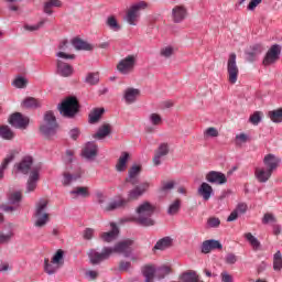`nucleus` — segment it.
Masks as SVG:
<instances>
[{
  "label": "nucleus",
  "mask_w": 282,
  "mask_h": 282,
  "mask_svg": "<svg viewBox=\"0 0 282 282\" xmlns=\"http://www.w3.org/2000/svg\"><path fill=\"white\" fill-rule=\"evenodd\" d=\"M8 122L13 129L25 130L30 127V117L23 116L21 112H13L9 116Z\"/></svg>",
  "instance_id": "nucleus-9"
},
{
  "label": "nucleus",
  "mask_w": 282,
  "mask_h": 282,
  "mask_svg": "<svg viewBox=\"0 0 282 282\" xmlns=\"http://www.w3.org/2000/svg\"><path fill=\"white\" fill-rule=\"evenodd\" d=\"M110 226H111V230L110 231L102 232L100 235V238L106 243H111V241H113L118 237V235H120V229H118V225H116V223H111Z\"/></svg>",
  "instance_id": "nucleus-21"
},
{
  "label": "nucleus",
  "mask_w": 282,
  "mask_h": 282,
  "mask_svg": "<svg viewBox=\"0 0 282 282\" xmlns=\"http://www.w3.org/2000/svg\"><path fill=\"white\" fill-rule=\"evenodd\" d=\"M82 158H85L90 162L96 160V158H98V144L94 141L87 142L82 151Z\"/></svg>",
  "instance_id": "nucleus-17"
},
{
  "label": "nucleus",
  "mask_w": 282,
  "mask_h": 282,
  "mask_svg": "<svg viewBox=\"0 0 282 282\" xmlns=\"http://www.w3.org/2000/svg\"><path fill=\"white\" fill-rule=\"evenodd\" d=\"M106 25H108L109 29L112 30V32H120L121 30V26L118 23V20L113 15H110L107 18Z\"/></svg>",
  "instance_id": "nucleus-42"
},
{
  "label": "nucleus",
  "mask_w": 282,
  "mask_h": 282,
  "mask_svg": "<svg viewBox=\"0 0 282 282\" xmlns=\"http://www.w3.org/2000/svg\"><path fill=\"white\" fill-rule=\"evenodd\" d=\"M17 153H18L17 151L12 150L3 159L0 165V180H3L6 175V171H8V166H10L11 162H14V159L17 158Z\"/></svg>",
  "instance_id": "nucleus-19"
},
{
  "label": "nucleus",
  "mask_w": 282,
  "mask_h": 282,
  "mask_svg": "<svg viewBox=\"0 0 282 282\" xmlns=\"http://www.w3.org/2000/svg\"><path fill=\"white\" fill-rule=\"evenodd\" d=\"M173 246V239L169 236L161 238L155 245L153 250H167Z\"/></svg>",
  "instance_id": "nucleus-32"
},
{
  "label": "nucleus",
  "mask_w": 282,
  "mask_h": 282,
  "mask_svg": "<svg viewBox=\"0 0 282 282\" xmlns=\"http://www.w3.org/2000/svg\"><path fill=\"white\" fill-rule=\"evenodd\" d=\"M127 162H129V152H122L116 164V171L124 173L127 171Z\"/></svg>",
  "instance_id": "nucleus-31"
},
{
  "label": "nucleus",
  "mask_w": 282,
  "mask_h": 282,
  "mask_svg": "<svg viewBox=\"0 0 282 282\" xmlns=\"http://www.w3.org/2000/svg\"><path fill=\"white\" fill-rule=\"evenodd\" d=\"M52 263H56L59 268L65 265V251L63 249H58L52 258Z\"/></svg>",
  "instance_id": "nucleus-38"
},
{
  "label": "nucleus",
  "mask_w": 282,
  "mask_h": 282,
  "mask_svg": "<svg viewBox=\"0 0 282 282\" xmlns=\"http://www.w3.org/2000/svg\"><path fill=\"white\" fill-rule=\"evenodd\" d=\"M153 213H155V206L149 202H144L137 208L138 217L132 219V221L139 226H142L143 228L155 226V220L151 218L153 217Z\"/></svg>",
  "instance_id": "nucleus-1"
},
{
  "label": "nucleus",
  "mask_w": 282,
  "mask_h": 282,
  "mask_svg": "<svg viewBox=\"0 0 282 282\" xmlns=\"http://www.w3.org/2000/svg\"><path fill=\"white\" fill-rule=\"evenodd\" d=\"M254 175L260 184H265V182L272 177V171L263 167H256Z\"/></svg>",
  "instance_id": "nucleus-26"
},
{
  "label": "nucleus",
  "mask_w": 282,
  "mask_h": 282,
  "mask_svg": "<svg viewBox=\"0 0 282 282\" xmlns=\"http://www.w3.org/2000/svg\"><path fill=\"white\" fill-rule=\"evenodd\" d=\"M57 73L59 74V76L68 78V76H72V74H74V67L61 59H57Z\"/></svg>",
  "instance_id": "nucleus-23"
},
{
  "label": "nucleus",
  "mask_w": 282,
  "mask_h": 282,
  "mask_svg": "<svg viewBox=\"0 0 282 282\" xmlns=\"http://www.w3.org/2000/svg\"><path fill=\"white\" fill-rule=\"evenodd\" d=\"M45 25V20L40 21L37 24L34 25H24V30H28L29 32H36V30H41Z\"/></svg>",
  "instance_id": "nucleus-54"
},
{
  "label": "nucleus",
  "mask_w": 282,
  "mask_h": 282,
  "mask_svg": "<svg viewBox=\"0 0 282 282\" xmlns=\"http://www.w3.org/2000/svg\"><path fill=\"white\" fill-rule=\"evenodd\" d=\"M273 270H275V271H281L282 270L281 251H276L273 256Z\"/></svg>",
  "instance_id": "nucleus-48"
},
{
  "label": "nucleus",
  "mask_w": 282,
  "mask_h": 282,
  "mask_svg": "<svg viewBox=\"0 0 282 282\" xmlns=\"http://www.w3.org/2000/svg\"><path fill=\"white\" fill-rule=\"evenodd\" d=\"M276 224V217H274L272 214L267 213L264 214L263 218H262V224L268 225V224Z\"/></svg>",
  "instance_id": "nucleus-56"
},
{
  "label": "nucleus",
  "mask_w": 282,
  "mask_h": 282,
  "mask_svg": "<svg viewBox=\"0 0 282 282\" xmlns=\"http://www.w3.org/2000/svg\"><path fill=\"white\" fill-rule=\"evenodd\" d=\"M172 19L174 23H182L186 19V8L183 6H176L172 10Z\"/></svg>",
  "instance_id": "nucleus-25"
},
{
  "label": "nucleus",
  "mask_w": 282,
  "mask_h": 282,
  "mask_svg": "<svg viewBox=\"0 0 282 282\" xmlns=\"http://www.w3.org/2000/svg\"><path fill=\"white\" fill-rule=\"evenodd\" d=\"M129 204V200L122 197H117L112 199L106 207V210L110 213L111 210H118V208H124Z\"/></svg>",
  "instance_id": "nucleus-24"
},
{
  "label": "nucleus",
  "mask_w": 282,
  "mask_h": 282,
  "mask_svg": "<svg viewBox=\"0 0 282 282\" xmlns=\"http://www.w3.org/2000/svg\"><path fill=\"white\" fill-rule=\"evenodd\" d=\"M72 45L77 51L91 52V50H94V46H91V44L87 43L80 37H74L72 40Z\"/></svg>",
  "instance_id": "nucleus-27"
},
{
  "label": "nucleus",
  "mask_w": 282,
  "mask_h": 282,
  "mask_svg": "<svg viewBox=\"0 0 282 282\" xmlns=\"http://www.w3.org/2000/svg\"><path fill=\"white\" fill-rule=\"evenodd\" d=\"M161 56H164V58H171V56H173V46L162 48Z\"/></svg>",
  "instance_id": "nucleus-60"
},
{
  "label": "nucleus",
  "mask_w": 282,
  "mask_h": 282,
  "mask_svg": "<svg viewBox=\"0 0 282 282\" xmlns=\"http://www.w3.org/2000/svg\"><path fill=\"white\" fill-rule=\"evenodd\" d=\"M41 100L34 97H26L22 101V107H24L25 109H39L41 108Z\"/></svg>",
  "instance_id": "nucleus-33"
},
{
  "label": "nucleus",
  "mask_w": 282,
  "mask_h": 282,
  "mask_svg": "<svg viewBox=\"0 0 282 282\" xmlns=\"http://www.w3.org/2000/svg\"><path fill=\"white\" fill-rule=\"evenodd\" d=\"M143 279H135L133 282H153V279H164L167 274H171V267L155 268L153 265H144L141 269Z\"/></svg>",
  "instance_id": "nucleus-2"
},
{
  "label": "nucleus",
  "mask_w": 282,
  "mask_h": 282,
  "mask_svg": "<svg viewBox=\"0 0 282 282\" xmlns=\"http://www.w3.org/2000/svg\"><path fill=\"white\" fill-rule=\"evenodd\" d=\"M0 138L2 140H14V132L8 126H0Z\"/></svg>",
  "instance_id": "nucleus-40"
},
{
  "label": "nucleus",
  "mask_w": 282,
  "mask_h": 282,
  "mask_svg": "<svg viewBox=\"0 0 282 282\" xmlns=\"http://www.w3.org/2000/svg\"><path fill=\"white\" fill-rule=\"evenodd\" d=\"M182 208V200L176 198L167 208V215H177Z\"/></svg>",
  "instance_id": "nucleus-45"
},
{
  "label": "nucleus",
  "mask_w": 282,
  "mask_h": 282,
  "mask_svg": "<svg viewBox=\"0 0 282 282\" xmlns=\"http://www.w3.org/2000/svg\"><path fill=\"white\" fill-rule=\"evenodd\" d=\"M9 204H21V199H23V196L21 195V192H13L9 195Z\"/></svg>",
  "instance_id": "nucleus-50"
},
{
  "label": "nucleus",
  "mask_w": 282,
  "mask_h": 282,
  "mask_svg": "<svg viewBox=\"0 0 282 282\" xmlns=\"http://www.w3.org/2000/svg\"><path fill=\"white\" fill-rule=\"evenodd\" d=\"M63 6V2H61V0H46V2H44V13L52 15L54 14V11L52 10V8H61Z\"/></svg>",
  "instance_id": "nucleus-35"
},
{
  "label": "nucleus",
  "mask_w": 282,
  "mask_h": 282,
  "mask_svg": "<svg viewBox=\"0 0 282 282\" xmlns=\"http://www.w3.org/2000/svg\"><path fill=\"white\" fill-rule=\"evenodd\" d=\"M119 272H129L131 270V262L122 260L119 262Z\"/></svg>",
  "instance_id": "nucleus-57"
},
{
  "label": "nucleus",
  "mask_w": 282,
  "mask_h": 282,
  "mask_svg": "<svg viewBox=\"0 0 282 282\" xmlns=\"http://www.w3.org/2000/svg\"><path fill=\"white\" fill-rule=\"evenodd\" d=\"M226 182H228L226 174L217 171L213 172V184L221 185V184H226Z\"/></svg>",
  "instance_id": "nucleus-43"
},
{
  "label": "nucleus",
  "mask_w": 282,
  "mask_h": 282,
  "mask_svg": "<svg viewBox=\"0 0 282 282\" xmlns=\"http://www.w3.org/2000/svg\"><path fill=\"white\" fill-rule=\"evenodd\" d=\"M170 151H171V148L169 147V143L166 142L160 143L153 156L154 166H160V164H162V158H166Z\"/></svg>",
  "instance_id": "nucleus-16"
},
{
  "label": "nucleus",
  "mask_w": 282,
  "mask_h": 282,
  "mask_svg": "<svg viewBox=\"0 0 282 282\" xmlns=\"http://www.w3.org/2000/svg\"><path fill=\"white\" fill-rule=\"evenodd\" d=\"M84 83L87 85H98L100 83V75L98 73H88Z\"/></svg>",
  "instance_id": "nucleus-44"
},
{
  "label": "nucleus",
  "mask_w": 282,
  "mask_h": 282,
  "mask_svg": "<svg viewBox=\"0 0 282 282\" xmlns=\"http://www.w3.org/2000/svg\"><path fill=\"white\" fill-rule=\"evenodd\" d=\"M227 72L229 76V83L235 85L239 77V67L237 66V54L230 53L227 62Z\"/></svg>",
  "instance_id": "nucleus-12"
},
{
  "label": "nucleus",
  "mask_w": 282,
  "mask_h": 282,
  "mask_svg": "<svg viewBox=\"0 0 282 282\" xmlns=\"http://www.w3.org/2000/svg\"><path fill=\"white\" fill-rule=\"evenodd\" d=\"M261 1L263 0H251L247 7V10H249L250 12H254V10H257V6H259Z\"/></svg>",
  "instance_id": "nucleus-63"
},
{
  "label": "nucleus",
  "mask_w": 282,
  "mask_h": 282,
  "mask_svg": "<svg viewBox=\"0 0 282 282\" xmlns=\"http://www.w3.org/2000/svg\"><path fill=\"white\" fill-rule=\"evenodd\" d=\"M70 195H76L77 197H89V188L88 187H76L70 191Z\"/></svg>",
  "instance_id": "nucleus-49"
},
{
  "label": "nucleus",
  "mask_w": 282,
  "mask_h": 282,
  "mask_svg": "<svg viewBox=\"0 0 282 282\" xmlns=\"http://www.w3.org/2000/svg\"><path fill=\"white\" fill-rule=\"evenodd\" d=\"M131 246H133V240H121L117 242L113 247H110L111 254H113V252H117V254H123V257L129 259V257H131Z\"/></svg>",
  "instance_id": "nucleus-13"
},
{
  "label": "nucleus",
  "mask_w": 282,
  "mask_h": 282,
  "mask_svg": "<svg viewBox=\"0 0 282 282\" xmlns=\"http://www.w3.org/2000/svg\"><path fill=\"white\" fill-rule=\"evenodd\" d=\"M138 96H140V89L127 88L124 90L123 98L128 105H133V102L137 100Z\"/></svg>",
  "instance_id": "nucleus-30"
},
{
  "label": "nucleus",
  "mask_w": 282,
  "mask_h": 282,
  "mask_svg": "<svg viewBox=\"0 0 282 282\" xmlns=\"http://www.w3.org/2000/svg\"><path fill=\"white\" fill-rule=\"evenodd\" d=\"M280 58H281V45L273 44L267 52L262 61V65H264V67H269V65H274V63H278Z\"/></svg>",
  "instance_id": "nucleus-11"
},
{
  "label": "nucleus",
  "mask_w": 282,
  "mask_h": 282,
  "mask_svg": "<svg viewBox=\"0 0 282 282\" xmlns=\"http://www.w3.org/2000/svg\"><path fill=\"white\" fill-rule=\"evenodd\" d=\"M58 270H61V267L58 264L52 262V260L50 262L48 258L44 259V272H46V274H56Z\"/></svg>",
  "instance_id": "nucleus-36"
},
{
  "label": "nucleus",
  "mask_w": 282,
  "mask_h": 282,
  "mask_svg": "<svg viewBox=\"0 0 282 282\" xmlns=\"http://www.w3.org/2000/svg\"><path fill=\"white\" fill-rule=\"evenodd\" d=\"M137 63L138 56L127 55L117 64V72H119V74H122L123 76H129V74H133Z\"/></svg>",
  "instance_id": "nucleus-7"
},
{
  "label": "nucleus",
  "mask_w": 282,
  "mask_h": 282,
  "mask_svg": "<svg viewBox=\"0 0 282 282\" xmlns=\"http://www.w3.org/2000/svg\"><path fill=\"white\" fill-rule=\"evenodd\" d=\"M44 121L46 124H42L40 127V132L47 140H52L54 135H56L58 131V123L56 122V116H54L53 111H46L44 115Z\"/></svg>",
  "instance_id": "nucleus-4"
},
{
  "label": "nucleus",
  "mask_w": 282,
  "mask_h": 282,
  "mask_svg": "<svg viewBox=\"0 0 282 282\" xmlns=\"http://www.w3.org/2000/svg\"><path fill=\"white\" fill-rule=\"evenodd\" d=\"M96 234V230L94 228H86L83 232V238L86 241H91L94 239V235Z\"/></svg>",
  "instance_id": "nucleus-55"
},
{
  "label": "nucleus",
  "mask_w": 282,
  "mask_h": 282,
  "mask_svg": "<svg viewBox=\"0 0 282 282\" xmlns=\"http://www.w3.org/2000/svg\"><path fill=\"white\" fill-rule=\"evenodd\" d=\"M149 186H151L149 183L144 182L139 185H137L134 188L130 189L128 192V202H135L137 199H140L147 191H149Z\"/></svg>",
  "instance_id": "nucleus-15"
},
{
  "label": "nucleus",
  "mask_w": 282,
  "mask_h": 282,
  "mask_svg": "<svg viewBox=\"0 0 282 282\" xmlns=\"http://www.w3.org/2000/svg\"><path fill=\"white\" fill-rule=\"evenodd\" d=\"M235 210H237L238 214L243 215V213H247V210H248V204L239 203L237 205V207L235 208Z\"/></svg>",
  "instance_id": "nucleus-62"
},
{
  "label": "nucleus",
  "mask_w": 282,
  "mask_h": 282,
  "mask_svg": "<svg viewBox=\"0 0 282 282\" xmlns=\"http://www.w3.org/2000/svg\"><path fill=\"white\" fill-rule=\"evenodd\" d=\"M57 58H66V59H70L74 61V58H76V55L74 54H67L65 52H57L55 55Z\"/></svg>",
  "instance_id": "nucleus-61"
},
{
  "label": "nucleus",
  "mask_w": 282,
  "mask_h": 282,
  "mask_svg": "<svg viewBox=\"0 0 282 282\" xmlns=\"http://www.w3.org/2000/svg\"><path fill=\"white\" fill-rule=\"evenodd\" d=\"M245 238L250 243V246L253 248V250H259V248H261V242L259 241V239L253 237L252 234H250V232L245 234Z\"/></svg>",
  "instance_id": "nucleus-46"
},
{
  "label": "nucleus",
  "mask_w": 282,
  "mask_h": 282,
  "mask_svg": "<svg viewBox=\"0 0 282 282\" xmlns=\"http://www.w3.org/2000/svg\"><path fill=\"white\" fill-rule=\"evenodd\" d=\"M58 109L64 118H75L80 109V105H78L76 97H68L58 106Z\"/></svg>",
  "instance_id": "nucleus-5"
},
{
  "label": "nucleus",
  "mask_w": 282,
  "mask_h": 282,
  "mask_svg": "<svg viewBox=\"0 0 282 282\" xmlns=\"http://www.w3.org/2000/svg\"><path fill=\"white\" fill-rule=\"evenodd\" d=\"M263 164L267 170L271 171V173H274V171H276V169H279L281 165V159L272 153H269L264 156Z\"/></svg>",
  "instance_id": "nucleus-18"
},
{
  "label": "nucleus",
  "mask_w": 282,
  "mask_h": 282,
  "mask_svg": "<svg viewBox=\"0 0 282 282\" xmlns=\"http://www.w3.org/2000/svg\"><path fill=\"white\" fill-rule=\"evenodd\" d=\"M12 85L13 87H17V89H25L28 87V79L23 76H18Z\"/></svg>",
  "instance_id": "nucleus-47"
},
{
  "label": "nucleus",
  "mask_w": 282,
  "mask_h": 282,
  "mask_svg": "<svg viewBox=\"0 0 282 282\" xmlns=\"http://www.w3.org/2000/svg\"><path fill=\"white\" fill-rule=\"evenodd\" d=\"M200 250L203 254L210 253L213 251V239L205 240L200 246Z\"/></svg>",
  "instance_id": "nucleus-51"
},
{
  "label": "nucleus",
  "mask_w": 282,
  "mask_h": 282,
  "mask_svg": "<svg viewBox=\"0 0 282 282\" xmlns=\"http://www.w3.org/2000/svg\"><path fill=\"white\" fill-rule=\"evenodd\" d=\"M40 177H41V166H34L26 182V193H32L33 191H36V186L39 184Z\"/></svg>",
  "instance_id": "nucleus-14"
},
{
  "label": "nucleus",
  "mask_w": 282,
  "mask_h": 282,
  "mask_svg": "<svg viewBox=\"0 0 282 282\" xmlns=\"http://www.w3.org/2000/svg\"><path fill=\"white\" fill-rule=\"evenodd\" d=\"M102 113H105V108H95L88 115V122L89 124H96L100 118H102Z\"/></svg>",
  "instance_id": "nucleus-37"
},
{
  "label": "nucleus",
  "mask_w": 282,
  "mask_h": 282,
  "mask_svg": "<svg viewBox=\"0 0 282 282\" xmlns=\"http://www.w3.org/2000/svg\"><path fill=\"white\" fill-rule=\"evenodd\" d=\"M82 177H83V172H80V170H78L74 174L69 172H64L62 184L63 186H70L73 182H78V180H80Z\"/></svg>",
  "instance_id": "nucleus-22"
},
{
  "label": "nucleus",
  "mask_w": 282,
  "mask_h": 282,
  "mask_svg": "<svg viewBox=\"0 0 282 282\" xmlns=\"http://www.w3.org/2000/svg\"><path fill=\"white\" fill-rule=\"evenodd\" d=\"M149 4L145 1H139L132 4L126 13L124 21L128 25H138L140 22V10H147Z\"/></svg>",
  "instance_id": "nucleus-6"
},
{
  "label": "nucleus",
  "mask_w": 282,
  "mask_h": 282,
  "mask_svg": "<svg viewBox=\"0 0 282 282\" xmlns=\"http://www.w3.org/2000/svg\"><path fill=\"white\" fill-rule=\"evenodd\" d=\"M173 188H175V182L170 181L167 183H163L161 186V192L162 193H166L169 191H173Z\"/></svg>",
  "instance_id": "nucleus-59"
},
{
  "label": "nucleus",
  "mask_w": 282,
  "mask_h": 282,
  "mask_svg": "<svg viewBox=\"0 0 282 282\" xmlns=\"http://www.w3.org/2000/svg\"><path fill=\"white\" fill-rule=\"evenodd\" d=\"M142 171V167L140 165H132L128 172V177L126 178V182L128 184H131L132 186H135V184H139L138 176L140 175Z\"/></svg>",
  "instance_id": "nucleus-20"
},
{
  "label": "nucleus",
  "mask_w": 282,
  "mask_h": 282,
  "mask_svg": "<svg viewBox=\"0 0 282 282\" xmlns=\"http://www.w3.org/2000/svg\"><path fill=\"white\" fill-rule=\"evenodd\" d=\"M226 263L229 265H235V263H237V256H235V253H228L226 256Z\"/></svg>",
  "instance_id": "nucleus-64"
},
{
  "label": "nucleus",
  "mask_w": 282,
  "mask_h": 282,
  "mask_svg": "<svg viewBox=\"0 0 282 282\" xmlns=\"http://www.w3.org/2000/svg\"><path fill=\"white\" fill-rule=\"evenodd\" d=\"M111 257V247H104L102 252L96 249H90L88 251V259L91 265H99L102 261H107Z\"/></svg>",
  "instance_id": "nucleus-8"
},
{
  "label": "nucleus",
  "mask_w": 282,
  "mask_h": 282,
  "mask_svg": "<svg viewBox=\"0 0 282 282\" xmlns=\"http://www.w3.org/2000/svg\"><path fill=\"white\" fill-rule=\"evenodd\" d=\"M181 279L184 282H204L199 279V275H197V272L195 271H188L183 273Z\"/></svg>",
  "instance_id": "nucleus-39"
},
{
  "label": "nucleus",
  "mask_w": 282,
  "mask_h": 282,
  "mask_svg": "<svg viewBox=\"0 0 282 282\" xmlns=\"http://www.w3.org/2000/svg\"><path fill=\"white\" fill-rule=\"evenodd\" d=\"M50 202L45 198H41L36 204H35V212H34V226L35 228H43L47 226L50 223V214H47V205Z\"/></svg>",
  "instance_id": "nucleus-3"
},
{
  "label": "nucleus",
  "mask_w": 282,
  "mask_h": 282,
  "mask_svg": "<svg viewBox=\"0 0 282 282\" xmlns=\"http://www.w3.org/2000/svg\"><path fill=\"white\" fill-rule=\"evenodd\" d=\"M263 52V45L254 44L251 46V51L246 53V58L249 63H254L259 54Z\"/></svg>",
  "instance_id": "nucleus-28"
},
{
  "label": "nucleus",
  "mask_w": 282,
  "mask_h": 282,
  "mask_svg": "<svg viewBox=\"0 0 282 282\" xmlns=\"http://www.w3.org/2000/svg\"><path fill=\"white\" fill-rule=\"evenodd\" d=\"M32 164H34V158H32V155H25L19 163L14 164L13 170L21 175H30L32 169H34Z\"/></svg>",
  "instance_id": "nucleus-10"
},
{
  "label": "nucleus",
  "mask_w": 282,
  "mask_h": 282,
  "mask_svg": "<svg viewBox=\"0 0 282 282\" xmlns=\"http://www.w3.org/2000/svg\"><path fill=\"white\" fill-rule=\"evenodd\" d=\"M150 123L153 124V127H158L162 124V117L159 113H151L149 117Z\"/></svg>",
  "instance_id": "nucleus-53"
},
{
  "label": "nucleus",
  "mask_w": 282,
  "mask_h": 282,
  "mask_svg": "<svg viewBox=\"0 0 282 282\" xmlns=\"http://www.w3.org/2000/svg\"><path fill=\"white\" fill-rule=\"evenodd\" d=\"M249 122L254 126L259 124V122H261V112L256 111L253 115H251L249 118Z\"/></svg>",
  "instance_id": "nucleus-58"
},
{
  "label": "nucleus",
  "mask_w": 282,
  "mask_h": 282,
  "mask_svg": "<svg viewBox=\"0 0 282 282\" xmlns=\"http://www.w3.org/2000/svg\"><path fill=\"white\" fill-rule=\"evenodd\" d=\"M198 195L208 202L210 199V195H213V187L208 183H202L198 188Z\"/></svg>",
  "instance_id": "nucleus-34"
},
{
  "label": "nucleus",
  "mask_w": 282,
  "mask_h": 282,
  "mask_svg": "<svg viewBox=\"0 0 282 282\" xmlns=\"http://www.w3.org/2000/svg\"><path fill=\"white\" fill-rule=\"evenodd\" d=\"M13 237H14V232L12 231H9L8 234L0 232V246L3 243H10Z\"/></svg>",
  "instance_id": "nucleus-52"
},
{
  "label": "nucleus",
  "mask_w": 282,
  "mask_h": 282,
  "mask_svg": "<svg viewBox=\"0 0 282 282\" xmlns=\"http://www.w3.org/2000/svg\"><path fill=\"white\" fill-rule=\"evenodd\" d=\"M268 118H270L271 122H282V108L269 111Z\"/></svg>",
  "instance_id": "nucleus-41"
},
{
  "label": "nucleus",
  "mask_w": 282,
  "mask_h": 282,
  "mask_svg": "<svg viewBox=\"0 0 282 282\" xmlns=\"http://www.w3.org/2000/svg\"><path fill=\"white\" fill-rule=\"evenodd\" d=\"M107 135H111V124L105 123L98 128L97 132L93 135L95 140H105Z\"/></svg>",
  "instance_id": "nucleus-29"
}]
</instances>
